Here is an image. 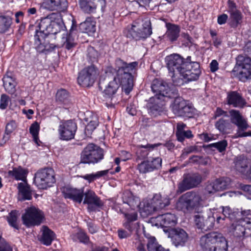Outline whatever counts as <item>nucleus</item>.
I'll return each instance as SVG.
<instances>
[{"label":"nucleus","instance_id":"nucleus-1","mask_svg":"<svg viewBox=\"0 0 251 251\" xmlns=\"http://www.w3.org/2000/svg\"><path fill=\"white\" fill-rule=\"evenodd\" d=\"M138 66L137 62L127 63L120 58L115 60L116 72L113 79L109 82L103 93L106 98H111L116 93L120 85L125 93L128 95L133 86V75Z\"/></svg>","mask_w":251,"mask_h":251},{"label":"nucleus","instance_id":"nucleus-2","mask_svg":"<svg viewBox=\"0 0 251 251\" xmlns=\"http://www.w3.org/2000/svg\"><path fill=\"white\" fill-rule=\"evenodd\" d=\"M38 27L39 30H36L34 36L35 48L40 53H47L55 47L50 43L49 39L57 33L65 31L66 26L61 18L57 21H51L47 17L41 20Z\"/></svg>","mask_w":251,"mask_h":251},{"label":"nucleus","instance_id":"nucleus-3","mask_svg":"<svg viewBox=\"0 0 251 251\" xmlns=\"http://www.w3.org/2000/svg\"><path fill=\"white\" fill-rule=\"evenodd\" d=\"M205 200L198 191H189L181 195L176 203V208L185 213L203 207Z\"/></svg>","mask_w":251,"mask_h":251},{"label":"nucleus","instance_id":"nucleus-4","mask_svg":"<svg viewBox=\"0 0 251 251\" xmlns=\"http://www.w3.org/2000/svg\"><path fill=\"white\" fill-rule=\"evenodd\" d=\"M200 245L203 251H226L227 249L225 238L217 232H211L201 236Z\"/></svg>","mask_w":251,"mask_h":251},{"label":"nucleus","instance_id":"nucleus-5","mask_svg":"<svg viewBox=\"0 0 251 251\" xmlns=\"http://www.w3.org/2000/svg\"><path fill=\"white\" fill-rule=\"evenodd\" d=\"M201 73L200 64L191 61V56L187 58L186 65L179 76H173V85L180 86L185 83L197 80Z\"/></svg>","mask_w":251,"mask_h":251},{"label":"nucleus","instance_id":"nucleus-6","mask_svg":"<svg viewBox=\"0 0 251 251\" xmlns=\"http://www.w3.org/2000/svg\"><path fill=\"white\" fill-rule=\"evenodd\" d=\"M241 214L242 218L234 221L230 227L233 235L238 239L251 234V210H242Z\"/></svg>","mask_w":251,"mask_h":251},{"label":"nucleus","instance_id":"nucleus-7","mask_svg":"<svg viewBox=\"0 0 251 251\" xmlns=\"http://www.w3.org/2000/svg\"><path fill=\"white\" fill-rule=\"evenodd\" d=\"M152 34L151 23L146 19L143 21L138 20L134 22L131 28L128 31L126 36L128 38L139 40L146 39Z\"/></svg>","mask_w":251,"mask_h":251},{"label":"nucleus","instance_id":"nucleus-8","mask_svg":"<svg viewBox=\"0 0 251 251\" xmlns=\"http://www.w3.org/2000/svg\"><path fill=\"white\" fill-rule=\"evenodd\" d=\"M232 72L241 81L251 79V58L243 55H238Z\"/></svg>","mask_w":251,"mask_h":251},{"label":"nucleus","instance_id":"nucleus-9","mask_svg":"<svg viewBox=\"0 0 251 251\" xmlns=\"http://www.w3.org/2000/svg\"><path fill=\"white\" fill-rule=\"evenodd\" d=\"M103 156L101 148L93 143H89L81 153L80 163L95 164L101 160Z\"/></svg>","mask_w":251,"mask_h":251},{"label":"nucleus","instance_id":"nucleus-10","mask_svg":"<svg viewBox=\"0 0 251 251\" xmlns=\"http://www.w3.org/2000/svg\"><path fill=\"white\" fill-rule=\"evenodd\" d=\"M55 182L54 172L52 168L41 169L35 174L34 183L39 189H47Z\"/></svg>","mask_w":251,"mask_h":251},{"label":"nucleus","instance_id":"nucleus-11","mask_svg":"<svg viewBox=\"0 0 251 251\" xmlns=\"http://www.w3.org/2000/svg\"><path fill=\"white\" fill-rule=\"evenodd\" d=\"M44 218L43 212L34 206L26 208L22 216L23 224L28 227L40 225Z\"/></svg>","mask_w":251,"mask_h":251},{"label":"nucleus","instance_id":"nucleus-12","mask_svg":"<svg viewBox=\"0 0 251 251\" xmlns=\"http://www.w3.org/2000/svg\"><path fill=\"white\" fill-rule=\"evenodd\" d=\"M166 61L173 81L174 76L176 75L179 77L181 72L183 71L186 65L187 60L185 61L184 59L179 54H174L167 56Z\"/></svg>","mask_w":251,"mask_h":251},{"label":"nucleus","instance_id":"nucleus-13","mask_svg":"<svg viewBox=\"0 0 251 251\" xmlns=\"http://www.w3.org/2000/svg\"><path fill=\"white\" fill-rule=\"evenodd\" d=\"M194 220L198 228L207 231L214 227L215 217L209 211H201L195 215Z\"/></svg>","mask_w":251,"mask_h":251},{"label":"nucleus","instance_id":"nucleus-14","mask_svg":"<svg viewBox=\"0 0 251 251\" xmlns=\"http://www.w3.org/2000/svg\"><path fill=\"white\" fill-rule=\"evenodd\" d=\"M202 181L201 175L199 173L185 174L182 180L178 184L177 192L182 193L185 191L198 187Z\"/></svg>","mask_w":251,"mask_h":251},{"label":"nucleus","instance_id":"nucleus-15","mask_svg":"<svg viewBox=\"0 0 251 251\" xmlns=\"http://www.w3.org/2000/svg\"><path fill=\"white\" fill-rule=\"evenodd\" d=\"M99 75L98 69L93 65L86 67L79 73L77 77L78 83L83 87L92 86Z\"/></svg>","mask_w":251,"mask_h":251},{"label":"nucleus","instance_id":"nucleus-16","mask_svg":"<svg viewBox=\"0 0 251 251\" xmlns=\"http://www.w3.org/2000/svg\"><path fill=\"white\" fill-rule=\"evenodd\" d=\"M151 89L155 96L159 97L161 99L163 97L175 98L178 95V91L174 87L171 88L166 82L157 79H154L151 85Z\"/></svg>","mask_w":251,"mask_h":251},{"label":"nucleus","instance_id":"nucleus-17","mask_svg":"<svg viewBox=\"0 0 251 251\" xmlns=\"http://www.w3.org/2000/svg\"><path fill=\"white\" fill-rule=\"evenodd\" d=\"M231 180L227 177L217 178L214 181L208 182L205 190L209 194H214L217 192L223 191L229 189L231 186Z\"/></svg>","mask_w":251,"mask_h":251},{"label":"nucleus","instance_id":"nucleus-18","mask_svg":"<svg viewBox=\"0 0 251 251\" xmlns=\"http://www.w3.org/2000/svg\"><path fill=\"white\" fill-rule=\"evenodd\" d=\"M168 236L171 238L172 244L176 247L184 246L189 237L186 232L180 228L170 229Z\"/></svg>","mask_w":251,"mask_h":251},{"label":"nucleus","instance_id":"nucleus-19","mask_svg":"<svg viewBox=\"0 0 251 251\" xmlns=\"http://www.w3.org/2000/svg\"><path fill=\"white\" fill-rule=\"evenodd\" d=\"M77 129L75 123L68 120L59 126V132L60 139L63 140H70L74 138Z\"/></svg>","mask_w":251,"mask_h":251},{"label":"nucleus","instance_id":"nucleus-20","mask_svg":"<svg viewBox=\"0 0 251 251\" xmlns=\"http://www.w3.org/2000/svg\"><path fill=\"white\" fill-rule=\"evenodd\" d=\"M161 165L162 159L160 157L151 158L139 164L138 169L140 173L145 174L159 169Z\"/></svg>","mask_w":251,"mask_h":251},{"label":"nucleus","instance_id":"nucleus-21","mask_svg":"<svg viewBox=\"0 0 251 251\" xmlns=\"http://www.w3.org/2000/svg\"><path fill=\"white\" fill-rule=\"evenodd\" d=\"M61 191L65 198L72 200L79 203L82 202L84 195L83 189H78L67 186L62 188Z\"/></svg>","mask_w":251,"mask_h":251},{"label":"nucleus","instance_id":"nucleus-22","mask_svg":"<svg viewBox=\"0 0 251 251\" xmlns=\"http://www.w3.org/2000/svg\"><path fill=\"white\" fill-rule=\"evenodd\" d=\"M170 204V199L167 196H162L160 194H155L151 199L150 209L149 213L157 211L168 206Z\"/></svg>","mask_w":251,"mask_h":251},{"label":"nucleus","instance_id":"nucleus-23","mask_svg":"<svg viewBox=\"0 0 251 251\" xmlns=\"http://www.w3.org/2000/svg\"><path fill=\"white\" fill-rule=\"evenodd\" d=\"M42 6L50 11L62 12L67 9L68 5L67 0H44Z\"/></svg>","mask_w":251,"mask_h":251},{"label":"nucleus","instance_id":"nucleus-24","mask_svg":"<svg viewBox=\"0 0 251 251\" xmlns=\"http://www.w3.org/2000/svg\"><path fill=\"white\" fill-rule=\"evenodd\" d=\"M227 103L233 107L243 108L246 104V100L241 94L236 91H231L227 93L226 98Z\"/></svg>","mask_w":251,"mask_h":251},{"label":"nucleus","instance_id":"nucleus-25","mask_svg":"<svg viewBox=\"0 0 251 251\" xmlns=\"http://www.w3.org/2000/svg\"><path fill=\"white\" fill-rule=\"evenodd\" d=\"M231 122L236 125L241 130L246 129L248 127L246 119L243 117L240 112L236 110H230L229 111Z\"/></svg>","mask_w":251,"mask_h":251},{"label":"nucleus","instance_id":"nucleus-26","mask_svg":"<svg viewBox=\"0 0 251 251\" xmlns=\"http://www.w3.org/2000/svg\"><path fill=\"white\" fill-rule=\"evenodd\" d=\"M161 99L157 96L150 99L149 104V113L153 116L156 117L160 115L164 110L163 103L161 101Z\"/></svg>","mask_w":251,"mask_h":251},{"label":"nucleus","instance_id":"nucleus-27","mask_svg":"<svg viewBox=\"0 0 251 251\" xmlns=\"http://www.w3.org/2000/svg\"><path fill=\"white\" fill-rule=\"evenodd\" d=\"M156 219L160 226L164 227H171L175 226L177 223L175 215L171 213L159 215Z\"/></svg>","mask_w":251,"mask_h":251},{"label":"nucleus","instance_id":"nucleus-28","mask_svg":"<svg viewBox=\"0 0 251 251\" xmlns=\"http://www.w3.org/2000/svg\"><path fill=\"white\" fill-rule=\"evenodd\" d=\"M84 200L83 201L84 204L89 205L88 208L93 210L90 205L93 204L96 206L100 207L102 205L103 203L100 199L96 195L95 193L90 190H88L84 193Z\"/></svg>","mask_w":251,"mask_h":251},{"label":"nucleus","instance_id":"nucleus-29","mask_svg":"<svg viewBox=\"0 0 251 251\" xmlns=\"http://www.w3.org/2000/svg\"><path fill=\"white\" fill-rule=\"evenodd\" d=\"M234 163L235 169L244 175L247 172L250 161L245 156L241 155L234 158Z\"/></svg>","mask_w":251,"mask_h":251},{"label":"nucleus","instance_id":"nucleus-30","mask_svg":"<svg viewBox=\"0 0 251 251\" xmlns=\"http://www.w3.org/2000/svg\"><path fill=\"white\" fill-rule=\"evenodd\" d=\"M42 234L40 238V242L46 246L51 245L55 238L54 232L46 226L42 227Z\"/></svg>","mask_w":251,"mask_h":251},{"label":"nucleus","instance_id":"nucleus-31","mask_svg":"<svg viewBox=\"0 0 251 251\" xmlns=\"http://www.w3.org/2000/svg\"><path fill=\"white\" fill-rule=\"evenodd\" d=\"M98 2V0H80L79 5L84 12L91 13L95 11Z\"/></svg>","mask_w":251,"mask_h":251},{"label":"nucleus","instance_id":"nucleus-32","mask_svg":"<svg viewBox=\"0 0 251 251\" xmlns=\"http://www.w3.org/2000/svg\"><path fill=\"white\" fill-rule=\"evenodd\" d=\"M180 30V28L178 25L169 24L167 25L166 36L170 41L174 42L176 41L179 37Z\"/></svg>","mask_w":251,"mask_h":251},{"label":"nucleus","instance_id":"nucleus-33","mask_svg":"<svg viewBox=\"0 0 251 251\" xmlns=\"http://www.w3.org/2000/svg\"><path fill=\"white\" fill-rule=\"evenodd\" d=\"M161 144H149L141 145L139 147L137 151V158L139 159L145 158L149 154V151H152L154 147L159 146Z\"/></svg>","mask_w":251,"mask_h":251},{"label":"nucleus","instance_id":"nucleus-34","mask_svg":"<svg viewBox=\"0 0 251 251\" xmlns=\"http://www.w3.org/2000/svg\"><path fill=\"white\" fill-rule=\"evenodd\" d=\"M3 82L4 87L7 92L11 94L15 92L17 82L14 78L9 76H5L3 78Z\"/></svg>","mask_w":251,"mask_h":251},{"label":"nucleus","instance_id":"nucleus-35","mask_svg":"<svg viewBox=\"0 0 251 251\" xmlns=\"http://www.w3.org/2000/svg\"><path fill=\"white\" fill-rule=\"evenodd\" d=\"M18 188L21 200H30L32 199L31 190L28 185L21 182L18 183Z\"/></svg>","mask_w":251,"mask_h":251},{"label":"nucleus","instance_id":"nucleus-36","mask_svg":"<svg viewBox=\"0 0 251 251\" xmlns=\"http://www.w3.org/2000/svg\"><path fill=\"white\" fill-rule=\"evenodd\" d=\"M27 172L21 167L14 168L12 170L8 172L9 176L14 177L16 180H24L27 175Z\"/></svg>","mask_w":251,"mask_h":251},{"label":"nucleus","instance_id":"nucleus-37","mask_svg":"<svg viewBox=\"0 0 251 251\" xmlns=\"http://www.w3.org/2000/svg\"><path fill=\"white\" fill-rule=\"evenodd\" d=\"M95 25L91 18H87L86 20L80 24L79 30L81 32H94L95 31Z\"/></svg>","mask_w":251,"mask_h":251},{"label":"nucleus","instance_id":"nucleus-38","mask_svg":"<svg viewBox=\"0 0 251 251\" xmlns=\"http://www.w3.org/2000/svg\"><path fill=\"white\" fill-rule=\"evenodd\" d=\"M147 248L148 251H169V249H166L159 245L154 237L148 239Z\"/></svg>","mask_w":251,"mask_h":251},{"label":"nucleus","instance_id":"nucleus-39","mask_svg":"<svg viewBox=\"0 0 251 251\" xmlns=\"http://www.w3.org/2000/svg\"><path fill=\"white\" fill-rule=\"evenodd\" d=\"M175 99L172 105V110L175 114L178 116L187 102L182 98L175 97Z\"/></svg>","mask_w":251,"mask_h":251},{"label":"nucleus","instance_id":"nucleus-40","mask_svg":"<svg viewBox=\"0 0 251 251\" xmlns=\"http://www.w3.org/2000/svg\"><path fill=\"white\" fill-rule=\"evenodd\" d=\"M74 28H75V25H74V23L73 22L72 27L70 31V33L67 36L66 38H65V41L64 42V43L63 45V46L66 49H67L68 50L75 47V42L74 38L73 37ZM75 28H76V26H75Z\"/></svg>","mask_w":251,"mask_h":251},{"label":"nucleus","instance_id":"nucleus-41","mask_svg":"<svg viewBox=\"0 0 251 251\" xmlns=\"http://www.w3.org/2000/svg\"><path fill=\"white\" fill-rule=\"evenodd\" d=\"M19 212L17 210H12L7 217V221L10 226L13 228L19 229V227L17 223Z\"/></svg>","mask_w":251,"mask_h":251},{"label":"nucleus","instance_id":"nucleus-42","mask_svg":"<svg viewBox=\"0 0 251 251\" xmlns=\"http://www.w3.org/2000/svg\"><path fill=\"white\" fill-rule=\"evenodd\" d=\"M71 238L74 241H79L80 242L87 244L89 242V238L86 234V233L80 230L78 232L73 233L71 235Z\"/></svg>","mask_w":251,"mask_h":251},{"label":"nucleus","instance_id":"nucleus-43","mask_svg":"<svg viewBox=\"0 0 251 251\" xmlns=\"http://www.w3.org/2000/svg\"><path fill=\"white\" fill-rule=\"evenodd\" d=\"M12 19L8 16H0V33H4L10 28Z\"/></svg>","mask_w":251,"mask_h":251},{"label":"nucleus","instance_id":"nucleus-44","mask_svg":"<svg viewBox=\"0 0 251 251\" xmlns=\"http://www.w3.org/2000/svg\"><path fill=\"white\" fill-rule=\"evenodd\" d=\"M215 126L220 132L225 133L230 128L231 124L228 120L221 118L216 123Z\"/></svg>","mask_w":251,"mask_h":251},{"label":"nucleus","instance_id":"nucleus-45","mask_svg":"<svg viewBox=\"0 0 251 251\" xmlns=\"http://www.w3.org/2000/svg\"><path fill=\"white\" fill-rule=\"evenodd\" d=\"M108 172L109 170H105L97 172L96 174H87L81 177L84 179L87 180L89 182H91L97 178L107 175Z\"/></svg>","mask_w":251,"mask_h":251},{"label":"nucleus","instance_id":"nucleus-46","mask_svg":"<svg viewBox=\"0 0 251 251\" xmlns=\"http://www.w3.org/2000/svg\"><path fill=\"white\" fill-rule=\"evenodd\" d=\"M230 25L232 27H236L242 20L241 13L239 11L230 13Z\"/></svg>","mask_w":251,"mask_h":251},{"label":"nucleus","instance_id":"nucleus-47","mask_svg":"<svg viewBox=\"0 0 251 251\" xmlns=\"http://www.w3.org/2000/svg\"><path fill=\"white\" fill-rule=\"evenodd\" d=\"M16 124L13 121H10L6 125L5 133L3 137V140L7 141L9 140L10 134L16 129Z\"/></svg>","mask_w":251,"mask_h":251},{"label":"nucleus","instance_id":"nucleus-48","mask_svg":"<svg viewBox=\"0 0 251 251\" xmlns=\"http://www.w3.org/2000/svg\"><path fill=\"white\" fill-rule=\"evenodd\" d=\"M176 135L178 141H183L185 139L191 140L194 136L190 130L176 132Z\"/></svg>","mask_w":251,"mask_h":251},{"label":"nucleus","instance_id":"nucleus-49","mask_svg":"<svg viewBox=\"0 0 251 251\" xmlns=\"http://www.w3.org/2000/svg\"><path fill=\"white\" fill-rule=\"evenodd\" d=\"M39 129V125L36 122L33 123L30 126L29 132L33 137V141H38L39 140L38 134Z\"/></svg>","mask_w":251,"mask_h":251},{"label":"nucleus","instance_id":"nucleus-50","mask_svg":"<svg viewBox=\"0 0 251 251\" xmlns=\"http://www.w3.org/2000/svg\"><path fill=\"white\" fill-rule=\"evenodd\" d=\"M69 98V93L67 91L63 89L59 90L56 94V99L57 101L60 102H65Z\"/></svg>","mask_w":251,"mask_h":251},{"label":"nucleus","instance_id":"nucleus-51","mask_svg":"<svg viewBox=\"0 0 251 251\" xmlns=\"http://www.w3.org/2000/svg\"><path fill=\"white\" fill-rule=\"evenodd\" d=\"M222 212V214L226 218H228L231 221L235 220L236 213L235 212H232V209L229 207H223Z\"/></svg>","mask_w":251,"mask_h":251},{"label":"nucleus","instance_id":"nucleus-52","mask_svg":"<svg viewBox=\"0 0 251 251\" xmlns=\"http://www.w3.org/2000/svg\"><path fill=\"white\" fill-rule=\"evenodd\" d=\"M98 125V120L97 117L95 116L93 119L89 122L86 126V131L88 132V134H92V132L97 127Z\"/></svg>","mask_w":251,"mask_h":251},{"label":"nucleus","instance_id":"nucleus-53","mask_svg":"<svg viewBox=\"0 0 251 251\" xmlns=\"http://www.w3.org/2000/svg\"><path fill=\"white\" fill-rule=\"evenodd\" d=\"M193 107L191 105L187 103L178 116L191 117L193 115Z\"/></svg>","mask_w":251,"mask_h":251},{"label":"nucleus","instance_id":"nucleus-54","mask_svg":"<svg viewBox=\"0 0 251 251\" xmlns=\"http://www.w3.org/2000/svg\"><path fill=\"white\" fill-rule=\"evenodd\" d=\"M120 155V157H116L115 159V163L117 165H119L121 161H126L130 157V154L125 151H121Z\"/></svg>","mask_w":251,"mask_h":251},{"label":"nucleus","instance_id":"nucleus-55","mask_svg":"<svg viewBox=\"0 0 251 251\" xmlns=\"http://www.w3.org/2000/svg\"><path fill=\"white\" fill-rule=\"evenodd\" d=\"M0 251H13L12 248L1 235H0Z\"/></svg>","mask_w":251,"mask_h":251},{"label":"nucleus","instance_id":"nucleus-56","mask_svg":"<svg viewBox=\"0 0 251 251\" xmlns=\"http://www.w3.org/2000/svg\"><path fill=\"white\" fill-rule=\"evenodd\" d=\"M87 226L89 232L91 234L97 233L99 230V227L92 221H87Z\"/></svg>","mask_w":251,"mask_h":251},{"label":"nucleus","instance_id":"nucleus-57","mask_svg":"<svg viewBox=\"0 0 251 251\" xmlns=\"http://www.w3.org/2000/svg\"><path fill=\"white\" fill-rule=\"evenodd\" d=\"M9 97L6 94H2L0 97V108L1 109H5L9 101Z\"/></svg>","mask_w":251,"mask_h":251},{"label":"nucleus","instance_id":"nucleus-58","mask_svg":"<svg viewBox=\"0 0 251 251\" xmlns=\"http://www.w3.org/2000/svg\"><path fill=\"white\" fill-rule=\"evenodd\" d=\"M227 146V142H215L209 145V147H214L220 152L225 151Z\"/></svg>","mask_w":251,"mask_h":251},{"label":"nucleus","instance_id":"nucleus-59","mask_svg":"<svg viewBox=\"0 0 251 251\" xmlns=\"http://www.w3.org/2000/svg\"><path fill=\"white\" fill-rule=\"evenodd\" d=\"M200 139L203 140L204 141H210L211 140H216L218 139L217 135L208 134L207 133H202L199 134Z\"/></svg>","mask_w":251,"mask_h":251},{"label":"nucleus","instance_id":"nucleus-60","mask_svg":"<svg viewBox=\"0 0 251 251\" xmlns=\"http://www.w3.org/2000/svg\"><path fill=\"white\" fill-rule=\"evenodd\" d=\"M99 55V53L93 47H90L88 49V56L90 58L92 61H94L97 59Z\"/></svg>","mask_w":251,"mask_h":251},{"label":"nucleus","instance_id":"nucleus-61","mask_svg":"<svg viewBox=\"0 0 251 251\" xmlns=\"http://www.w3.org/2000/svg\"><path fill=\"white\" fill-rule=\"evenodd\" d=\"M240 240H241L243 246L248 249H251V234L247 237H243Z\"/></svg>","mask_w":251,"mask_h":251},{"label":"nucleus","instance_id":"nucleus-62","mask_svg":"<svg viewBox=\"0 0 251 251\" xmlns=\"http://www.w3.org/2000/svg\"><path fill=\"white\" fill-rule=\"evenodd\" d=\"M201 150V147H199L198 146H191L185 148L184 150V152L183 154L188 155V154L192 152L200 151Z\"/></svg>","mask_w":251,"mask_h":251},{"label":"nucleus","instance_id":"nucleus-63","mask_svg":"<svg viewBox=\"0 0 251 251\" xmlns=\"http://www.w3.org/2000/svg\"><path fill=\"white\" fill-rule=\"evenodd\" d=\"M124 215L127 222H131L135 221L137 219V213L135 212L130 213H125Z\"/></svg>","mask_w":251,"mask_h":251},{"label":"nucleus","instance_id":"nucleus-64","mask_svg":"<svg viewBox=\"0 0 251 251\" xmlns=\"http://www.w3.org/2000/svg\"><path fill=\"white\" fill-rule=\"evenodd\" d=\"M183 38V41L185 42L184 45L187 47L190 46L192 43V38L187 33H183L181 35Z\"/></svg>","mask_w":251,"mask_h":251}]
</instances>
